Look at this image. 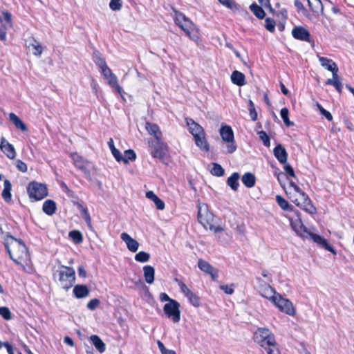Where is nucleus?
<instances>
[{
	"label": "nucleus",
	"instance_id": "54",
	"mask_svg": "<svg viewBox=\"0 0 354 354\" xmlns=\"http://www.w3.org/2000/svg\"><path fill=\"white\" fill-rule=\"evenodd\" d=\"M249 111H250V115L251 117V119L253 121L257 120V111L255 110L254 104V103L252 102V100L249 101Z\"/></svg>",
	"mask_w": 354,
	"mask_h": 354
},
{
	"label": "nucleus",
	"instance_id": "36",
	"mask_svg": "<svg viewBox=\"0 0 354 354\" xmlns=\"http://www.w3.org/2000/svg\"><path fill=\"white\" fill-rule=\"evenodd\" d=\"M90 340L92 344L95 346L96 349L100 353H103L106 349L105 344L102 342V340L96 335H93L90 337Z\"/></svg>",
	"mask_w": 354,
	"mask_h": 354
},
{
	"label": "nucleus",
	"instance_id": "57",
	"mask_svg": "<svg viewBox=\"0 0 354 354\" xmlns=\"http://www.w3.org/2000/svg\"><path fill=\"white\" fill-rule=\"evenodd\" d=\"M124 155L125 156L123 157V158H127L128 162L129 160L133 161L136 158V155L135 152L131 149L126 150L124 151Z\"/></svg>",
	"mask_w": 354,
	"mask_h": 354
},
{
	"label": "nucleus",
	"instance_id": "30",
	"mask_svg": "<svg viewBox=\"0 0 354 354\" xmlns=\"http://www.w3.org/2000/svg\"><path fill=\"white\" fill-rule=\"evenodd\" d=\"M9 120L14 124L15 127L22 131H26L28 128L24 122L14 113L9 114Z\"/></svg>",
	"mask_w": 354,
	"mask_h": 354
},
{
	"label": "nucleus",
	"instance_id": "43",
	"mask_svg": "<svg viewBox=\"0 0 354 354\" xmlns=\"http://www.w3.org/2000/svg\"><path fill=\"white\" fill-rule=\"evenodd\" d=\"M69 236L75 243H80L83 241L82 234L80 232L73 230L69 232Z\"/></svg>",
	"mask_w": 354,
	"mask_h": 354
},
{
	"label": "nucleus",
	"instance_id": "26",
	"mask_svg": "<svg viewBox=\"0 0 354 354\" xmlns=\"http://www.w3.org/2000/svg\"><path fill=\"white\" fill-rule=\"evenodd\" d=\"M108 145L110 148V150L118 162L122 161L124 164H128V161L127 158H123L122 153L120 152L118 149H117L114 146V142L113 138H110L108 141Z\"/></svg>",
	"mask_w": 354,
	"mask_h": 354
},
{
	"label": "nucleus",
	"instance_id": "11",
	"mask_svg": "<svg viewBox=\"0 0 354 354\" xmlns=\"http://www.w3.org/2000/svg\"><path fill=\"white\" fill-rule=\"evenodd\" d=\"M198 220L205 228L213 223L214 215L209 212L208 206L205 203H199L198 205Z\"/></svg>",
	"mask_w": 354,
	"mask_h": 354
},
{
	"label": "nucleus",
	"instance_id": "40",
	"mask_svg": "<svg viewBox=\"0 0 354 354\" xmlns=\"http://www.w3.org/2000/svg\"><path fill=\"white\" fill-rule=\"evenodd\" d=\"M190 304L195 307H198L201 306V301L199 297L192 291L186 297Z\"/></svg>",
	"mask_w": 354,
	"mask_h": 354
},
{
	"label": "nucleus",
	"instance_id": "25",
	"mask_svg": "<svg viewBox=\"0 0 354 354\" xmlns=\"http://www.w3.org/2000/svg\"><path fill=\"white\" fill-rule=\"evenodd\" d=\"M146 197L154 203L158 210H163L165 209V203L153 191L147 192Z\"/></svg>",
	"mask_w": 354,
	"mask_h": 354
},
{
	"label": "nucleus",
	"instance_id": "1",
	"mask_svg": "<svg viewBox=\"0 0 354 354\" xmlns=\"http://www.w3.org/2000/svg\"><path fill=\"white\" fill-rule=\"evenodd\" d=\"M5 247L10 255V259L17 264L28 266L30 263V258L26 245L19 239H17L11 235H6L4 239Z\"/></svg>",
	"mask_w": 354,
	"mask_h": 354
},
{
	"label": "nucleus",
	"instance_id": "5",
	"mask_svg": "<svg viewBox=\"0 0 354 354\" xmlns=\"http://www.w3.org/2000/svg\"><path fill=\"white\" fill-rule=\"evenodd\" d=\"M253 339L262 348L276 344L275 336L268 328H259L254 333Z\"/></svg>",
	"mask_w": 354,
	"mask_h": 354
},
{
	"label": "nucleus",
	"instance_id": "20",
	"mask_svg": "<svg viewBox=\"0 0 354 354\" xmlns=\"http://www.w3.org/2000/svg\"><path fill=\"white\" fill-rule=\"evenodd\" d=\"M318 58L322 66L332 72L333 77H334V74H337L338 67L335 62L324 57L318 56Z\"/></svg>",
	"mask_w": 354,
	"mask_h": 354
},
{
	"label": "nucleus",
	"instance_id": "45",
	"mask_svg": "<svg viewBox=\"0 0 354 354\" xmlns=\"http://www.w3.org/2000/svg\"><path fill=\"white\" fill-rule=\"evenodd\" d=\"M276 201L280 207L284 210L292 209L291 206L289 205L288 202L285 200L283 197L279 195L276 196Z\"/></svg>",
	"mask_w": 354,
	"mask_h": 354
},
{
	"label": "nucleus",
	"instance_id": "33",
	"mask_svg": "<svg viewBox=\"0 0 354 354\" xmlns=\"http://www.w3.org/2000/svg\"><path fill=\"white\" fill-rule=\"evenodd\" d=\"M240 175L237 172L233 173L227 180V184L234 191H237L239 186V179Z\"/></svg>",
	"mask_w": 354,
	"mask_h": 354
},
{
	"label": "nucleus",
	"instance_id": "55",
	"mask_svg": "<svg viewBox=\"0 0 354 354\" xmlns=\"http://www.w3.org/2000/svg\"><path fill=\"white\" fill-rule=\"evenodd\" d=\"M263 348L266 351L268 354H281L277 342L274 346H267Z\"/></svg>",
	"mask_w": 354,
	"mask_h": 354
},
{
	"label": "nucleus",
	"instance_id": "19",
	"mask_svg": "<svg viewBox=\"0 0 354 354\" xmlns=\"http://www.w3.org/2000/svg\"><path fill=\"white\" fill-rule=\"evenodd\" d=\"M121 239L126 243L127 248L132 252H136L139 248V243L133 239L126 232H122L120 235Z\"/></svg>",
	"mask_w": 354,
	"mask_h": 354
},
{
	"label": "nucleus",
	"instance_id": "14",
	"mask_svg": "<svg viewBox=\"0 0 354 354\" xmlns=\"http://www.w3.org/2000/svg\"><path fill=\"white\" fill-rule=\"evenodd\" d=\"M198 266L201 271L209 274L213 281H216L218 273L216 268H214L210 263L202 259L198 260Z\"/></svg>",
	"mask_w": 354,
	"mask_h": 354
},
{
	"label": "nucleus",
	"instance_id": "64",
	"mask_svg": "<svg viewBox=\"0 0 354 354\" xmlns=\"http://www.w3.org/2000/svg\"><path fill=\"white\" fill-rule=\"evenodd\" d=\"M101 71V73L104 77V78H106L107 77L109 76H111V75H112L113 73L111 71V70L107 66H106L105 68H102Z\"/></svg>",
	"mask_w": 354,
	"mask_h": 354
},
{
	"label": "nucleus",
	"instance_id": "3",
	"mask_svg": "<svg viewBox=\"0 0 354 354\" xmlns=\"http://www.w3.org/2000/svg\"><path fill=\"white\" fill-rule=\"evenodd\" d=\"M186 124L189 131L194 137L196 146L202 151H208L209 147L203 128L191 118H186Z\"/></svg>",
	"mask_w": 354,
	"mask_h": 354
},
{
	"label": "nucleus",
	"instance_id": "59",
	"mask_svg": "<svg viewBox=\"0 0 354 354\" xmlns=\"http://www.w3.org/2000/svg\"><path fill=\"white\" fill-rule=\"evenodd\" d=\"M218 1L223 6L234 9L236 8V4L233 0H218Z\"/></svg>",
	"mask_w": 354,
	"mask_h": 354
},
{
	"label": "nucleus",
	"instance_id": "9",
	"mask_svg": "<svg viewBox=\"0 0 354 354\" xmlns=\"http://www.w3.org/2000/svg\"><path fill=\"white\" fill-rule=\"evenodd\" d=\"M271 302L273 303L281 312L290 316L295 315L296 310L292 303L290 300L282 297L280 294L278 293Z\"/></svg>",
	"mask_w": 354,
	"mask_h": 354
},
{
	"label": "nucleus",
	"instance_id": "18",
	"mask_svg": "<svg viewBox=\"0 0 354 354\" xmlns=\"http://www.w3.org/2000/svg\"><path fill=\"white\" fill-rule=\"evenodd\" d=\"M151 146L153 148V150L151 151L152 156L160 159H162L165 156L168 150V147L167 144L162 142L161 140L160 141H157L155 145L151 144Z\"/></svg>",
	"mask_w": 354,
	"mask_h": 354
},
{
	"label": "nucleus",
	"instance_id": "60",
	"mask_svg": "<svg viewBox=\"0 0 354 354\" xmlns=\"http://www.w3.org/2000/svg\"><path fill=\"white\" fill-rule=\"evenodd\" d=\"M100 305L98 299H93L87 304V308L91 310H95Z\"/></svg>",
	"mask_w": 354,
	"mask_h": 354
},
{
	"label": "nucleus",
	"instance_id": "39",
	"mask_svg": "<svg viewBox=\"0 0 354 354\" xmlns=\"http://www.w3.org/2000/svg\"><path fill=\"white\" fill-rule=\"evenodd\" d=\"M250 9L257 18L261 19L264 18L266 15L264 10L257 3H254L250 5Z\"/></svg>",
	"mask_w": 354,
	"mask_h": 354
},
{
	"label": "nucleus",
	"instance_id": "8",
	"mask_svg": "<svg viewBox=\"0 0 354 354\" xmlns=\"http://www.w3.org/2000/svg\"><path fill=\"white\" fill-rule=\"evenodd\" d=\"M57 272L61 286L65 289L70 288L75 279L73 268L62 266V269L58 270Z\"/></svg>",
	"mask_w": 354,
	"mask_h": 354
},
{
	"label": "nucleus",
	"instance_id": "10",
	"mask_svg": "<svg viewBox=\"0 0 354 354\" xmlns=\"http://www.w3.org/2000/svg\"><path fill=\"white\" fill-rule=\"evenodd\" d=\"M180 304L176 300L170 301V303L165 304L163 310L169 319L174 323H178L180 319Z\"/></svg>",
	"mask_w": 354,
	"mask_h": 354
},
{
	"label": "nucleus",
	"instance_id": "22",
	"mask_svg": "<svg viewBox=\"0 0 354 354\" xmlns=\"http://www.w3.org/2000/svg\"><path fill=\"white\" fill-rule=\"evenodd\" d=\"M274 155L278 161L281 164H285L287 162L288 153L286 149L279 144L273 150Z\"/></svg>",
	"mask_w": 354,
	"mask_h": 354
},
{
	"label": "nucleus",
	"instance_id": "16",
	"mask_svg": "<svg viewBox=\"0 0 354 354\" xmlns=\"http://www.w3.org/2000/svg\"><path fill=\"white\" fill-rule=\"evenodd\" d=\"M0 149L9 159L14 160L16 158L17 153L14 146L3 137L1 138Z\"/></svg>",
	"mask_w": 354,
	"mask_h": 354
},
{
	"label": "nucleus",
	"instance_id": "2",
	"mask_svg": "<svg viewBox=\"0 0 354 354\" xmlns=\"http://www.w3.org/2000/svg\"><path fill=\"white\" fill-rule=\"evenodd\" d=\"M286 193L290 200L297 206L312 214L316 212V209L312 205L308 196L294 182L291 180L289 182Z\"/></svg>",
	"mask_w": 354,
	"mask_h": 354
},
{
	"label": "nucleus",
	"instance_id": "46",
	"mask_svg": "<svg viewBox=\"0 0 354 354\" xmlns=\"http://www.w3.org/2000/svg\"><path fill=\"white\" fill-rule=\"evenodd\" d=\"M94 62L100 70L107 66L105 59L99 53L95 55Z\"/></svg>",
	"mask_w": 354,
	"mask_h": 354
},
{
	"label": "nucleus",
	"instance_id": "53",
	"mask_svg": "<svg viewBox=\"0 0 354 354\" xmlns=\"http://www.w3.org/2000/svg\"><path fill=\"white\" fill-rule=\"evenodd\" d=\"M0 315L6 320L11 319V313L7 307H0Z\"/></svg>",
	"mask_w": 354,
	"mask_h": 354
},
{
	"label": "nucleus",
	"instance_id": "63",
	"mask_svg": "<svg viewBox=\"0 0 354 354\" xmlns=\"http://www.w3.org/2000/svg\"><path fill=\"white\" fill-rule=\"evenodd\" d=\"M205 229H209L210 230L213 231L215 233H218L220 232L223 231V228L221 226H214L213 225V223H210L208 227H206Z\"/></svg>",
	"mask_w": 354,
	"mask_h": 354
},
{
	"label": "nucleus",
	"instance_id": "32",
	"mask_svg": "<svg viewBox=\"0 0 354 354\" xmlns=\"http://www.w3.org/2000/svg\"><path fill=\"white\" fill-rule=\"evenodd\" d=\"M308 6L315 14L319 15L323 12L324 6L320 0H307Z\"/></svg>",
	"mask_w": 354,
	"mask_h": 354
},
{
	"label": "nucleus",
	"instance_id": "49",
	"mask_svg": "<svg viewBox=\"0 0 354 354\" xmlns=\"http://www.w3.org/2000/svg\"><path fill=\"white\" fill-rule=\"evenodd\" d=\"M175 281L178 283L180 291L184 294L185 297H187L192 292V290L186 286L184 282L181 281L177 278L175 279Z\"/></svg>",
	"mask_w": 354,
	"mask_h": 354
},
{
	"label": "nucleus",
	"instance_id": "62",
	"mask_svg": "<svg viewBox=\"0 0 354 354\" xmlns=\"http://www.w3.org/2000/svg\"><path fill=\"white\" fill-rule=\"evenodd\" d=\"M2 15L3 16L4 20L7 21L8 26L11 28L12 26V16L11 14L8 12H3Z\"/></svg>",
	"mask_w": 354,
	"mask_h": 354
},
{
	"label": "nucleus",
	"instance_id": "27",
	"mask_svg": "<svg viewBox=\"0 0 354 354\" xmlns=\"http://www.w3.org/2000/svg\"><path fill=\"white\" fill-rule=\"evenodd\" d=\"M75 297L78 299L85 298L89 295V289L85 285H76L73 290Z\"/></svg>",
	"mask_w": 354,
	"mask_h": 354
},
{
	"label": "nucleus",
	"instance_id": "28",
	"mask_svg": "<svg viewBox=\"0 0 354 354\" xmlns=\"http://www.w3.org/2000/svg\"><path fill=\"white\" fill-rule=\"evenodd\" d=\"M71 157L73 160V163L76 167L81 170L86 169L87 162L82 156L77 153H72Z\"/></svg>",
	"mask_w": 354,
	"mask_h": 354
},
{
	"label": "nucleus",
	"instance_id": "41",
	"mask_svg": "<svg viewBox=\"0 0 354 354\" xmlns=\"http://www.w3.org/2000/svg\"><path fill=\"white\" fill-rule=\"evenodd\" d=\"M288 114H289V111L287 108L281 109V110L280 111L281 117L283 119L285 124L287 127H290V126H292L294 124V123L289 120Z\"/></svg>",
	"mask_w": 354,
	"mask_h": 354
},
{
	"label": "nucleus",
	"instance_id": "58",
	"mask_svg": "<svg viewBox=\"0 0 354 354\" xmlns=\"http://www.w3.org/2000/svg\"><path fill=\"white\" fill-rule=\"evenodd\" d=\"M16 167L21 172H26L28 170L27 165L21 160L16 161Z\"/></svg>",
	"mask_w": 354,
	"mask_h": 354
},
{
	"label": "nucleus",
	"instance_id": "31",
	"mask_svg": "<svg viewBox=\"0 0 354 354\" xmlns=\"http://www.w3.org/2000/svg\"><path fill=\"white\" fill-rule=\"evenodd\" d=\"M143 274L145 281L151 284L154 281L155 270L151 266H145L143 267Z\"/></svg>",
	"mask_w": 354,
	"mask_h": 354
},
{
	"label": "nucleus",
	"instance_id": "44",
	"mask_svg": "<svg viewBox=\"0 0 354 354\" xmlns=\"http://www.w3.org/2000/svg\"><path fill=\"white\" fill-rule=\"evenodd\" d=\"M149 254L144 251L139 252L135 256L136 261L142 263L147 262L149 260Z\"/></svg>",
	"mask_w": 354,
	"mask_h": 354
},
{
	"label": "nucleus",
	"instance_id": "50",
	"mask_svg": "<svg viewBox=\"0 0 354 354\" xmlns=\"http://www.w3.org/2000/svg\"><path fill=\"white\" fill-rule=\"evenodd\" d=\"M175 281L178 283L180 291L184 294L185 297H187L192 292V290L186 286L184 282L181 281L177 278L175 279Z\"/></svg>",
	"mask_w": 354,
	"mask_h": 354
},
{
	"label": "nucleus",
	"instance_id": "37",
	"mask_svg": "<svg viewBox=\"0 0 354 354\" xmlns=\"http://www.w3.org/2000/svg\"><path fill=\"white\" fill-rule=\"evenodd\" d=\"M242 182L247 187L252 188L255 185L256 178L252 173H245L242 177Z\"/></svg>",
	"mask_w": 354,
	"mask_h": 354
},
{
	"label": "nucleus",
	"instance_id": "24",
	"mask_svg": "<svg viewBox=\"0 0 354 354\" xmlns=\"http://www.w3.org/2000/svg\"><path fill=\"white\" fill-rule=\"evenodd\" d=\"M108 84L112 88V89L116 92L117 93L120 94L122 97V88L118 84V77L116 75L113 73L111 75V76L107 77L105 78Z\"/></svg>",
	"mask_w": 354,
	"mask_h": 354
},
{
	"label": "nucleus",
	"instance_id": "13",
	"mask_svg": "<svg viewBox=\"0 0 354 354\" xmlns=\"http://www.w3.org/2000/svg\"><path fill=\"white\" fill-rule=\"evenodd\" d=\"M291 227L297 233V234L303 239H307L309 231L303 225L301 221L299 218L292 219L289 218Z\"/></svg>",
	"mask_w": 354,
	"mask_h": 354
},
{
	"label": "nucleus",
	"instance_id": "48",
	"mask_svg": "<svg viewBox=\"0 0 354 354\" xmlns=\"http://www.w3.org/2000/svg\"><path fill=\"white\" fill-rule=\"evenodd\" d=\"M79 207L80 208V209L82 211V216H83L85 221L86 222L88 227H91V216L89 215L87 208L83 207L82 205H79Z\"/></svg>",
	"mask_w": 354,
	"mask_h": 354
},
{
	"label": "nucleus",
	"instance_id": "6",
	"mask_svg": "<svg viewBox=\"0 0 354 354\" xmlns=\"http://www.w3.org/2000/svg\"><path fill=\"white\" fill-rule=\"evenodd\" d=\"M220 135L222 140L226 142L227 152L232 153L236 150V145L235 143L234 132L229 125H222L220 129Z\"/></svg>",
	"mask_w": 354,
	"mask_h": 354
},
{
	"label": "nucleus",
	"instance_id": "61",
	"mask_svg": "<svg viewBox=\"0 0 354 354\" xmlns=\"http://www.w3.org/2000/svg\"><path fill=\"white\" fill-rule=\"evenodd\" d=\"M284 171L290 176L295 178V171H294L292 167L289 164H287V163L284 164Z\"/></svg>",
	"mask_w": 354,
	"mask_h": 354
},
{
	"label": "nucleus",
	"instance_id": "17",
	"mask_svg": "<svg viewBox=\"0 0 354 354\" xmlns=\"http://www.w3.org/2000/svg\"><path fill=\"white\" fill-rule=\"evenodd\" d=\"M292 35L296 39L310 41V34L309 31L303 26H296L292 30Z\"/></svg>",
	"mask_w": 354,
	"mask_h": 354
},
{
	"label": "nucleus",
	"instance_id": "15",
	"mask_svg": "<svg viewBox=\"0 0 354 354\" xmlns=\"http://www.w3.org/2000/svg\"><path fill=\"white\" fill-rule=\"evenodd\" d=\"M312 239L315 243H316L319 246L325 248L326 250L332 252L335 254L336 251L334 248L327 243V241L320 235L312 233L309 232V234H308V238Z\"/></svg>",
	"mask_w": 354,
	"mask_h": 354
},
{
	"label": "nucleus",
	"instance_id": "21",
	"mask_svg": "<svg viewBox=\"0 0 354 354\" xmlns=\"http://www.w3.org/2000/svg\"><path fill=\"white\" fill-rule=\"evenodd\" d=\"M26 44L28 48H32V53L36 56H40L43 52V47L41 44L34 37H30L26 39Z\"/></svg>",
	"mask_w": 354,
	"mask_h": 354
},
{
	"label": "nucleus",
	"instance_id": "42",
	"mask_svg": "<svg viewBox=\"0 0 354 354\" xmlns=\"http://www.w3.org/2000/svg\"><path fill=\"white\" fill-rule=\"evenodd\" d=\"M211 174L216 176H222L224 174V169L219 164L213 163Z\"/></svg>",
	"mask_w": 354,
	"mask_h": 354
},
{
	"label": "nucleus",
	"instance_id": "34",
	"mask_svg": "<svg viewBox=\"0 0 354 354\" xmlns=\"http://www.w3.org/2000/svg\"><path fill=\"white\" fill-rule=\"evenodd\" d=\"M327 85H333L339 93L342 92V84L340 81L338 74H334V77L328 79L326 82Z\"/></svg>",
	"mask_w": 354,
	"mask_h": 354
},
{
	"label": "nucleus",
	"instance_id": "29",
	"mask_svg": "<svg viewBox=\"0 0 354 354\" xmlns=\"http://www.w3.org/2000/svg\"><path fill=\"white\" fill-rule=\"evenodd\" d=\"M231 80L233 84L241 86L245 84V77L240 71H234L231 75Z\"/></svg>",
	"mask_w": 354,
	"mask_h": 354
},
{
	"label": "nucleus",
	"instance_id": "38",
	"mask_svg": "<svg viewBox=\"0 0 354 354\" xmlns=\"http://www.w3.org/2000/svg\"><path fill=\"white\" fill-rule=\"evenodd\" d=\"M3 190L2 192V197L6 201L9 202L11 200V190L12 185L8 180H5L3 183Z\"/></svg>",
	"mask_w": 354,
	"mask_h": 354
},
{
	"label": "nucleus",
	"instance_id": "47",
	"mask_svg": "<svg viewBox=\"0 0 354 354\" xmlns=\"http://www.w3.org/2000/svg\"><path fill=\"white\" fill-rule=\"evenodd\" d=\"M275 26H276V22L273 19L267 17L265 19V28L269 32H273L275 30Z\"/></svg>",
	"mask_w": 354,
	"mask_h": 354
},
{
	"label": "nucleus",
	"instance_id": "52",
	"mask_svg": "<svg viewBox=\"0 0 354 354\" xmlns=\"http://www.w3.org/2000/svg\"><path fill=\"white\" fill-rule=\"evenodd\" d=\"M258 134L259 136L260 140L263 142V145L266 147H269L270 146V138L267 135V133L263 131H261L258 132Z\"/></svg>",
	"mask_w": 354,
	"mask_h": 354
},
{
	"label": "nucleus",
	"instance_id": "7",
	"mask_svg": "<svg viewBox=\"0 0 354 354\" xmlns=\"http://www.w3.org/2000/svg\"><path fill=\"white\" fill-rule=\"evenodd\" d=\"M27 191L30 198L35 201H40L48 195V189L46 185L36 182L30 183Z\"/></svg>",
	"mask_w": 354,
	"mask_h": 354
},
{
	"label": "nucleus",
	"instance_id": "35",
	"mask_svg": "<svg viewBox=\"0 0 354 354\" xmlns=\"http://www.w3.org/2000/svg\"><path fill=\"white\" fill-rule=\"evenodd\" d=\"M56 209V203L52 200H47L43 204L42 209L48 215H53Z\"/></svg>",
	"mask_w": 354,
	"mask_h": 354
},
{
	"label": "nucleus",
	"instance_id": "56",
	"mask_svg": "<svg viewBox=\"0 0 354 354\" xmlns=\"http://www.w3.org/2000/svg\"><path fill=\"white\" fill-rule=\"evenodd\" d=\"M317 106L318 108V109L319 110L320 113L324 115L326 117V118L328 120V121H331L333 120V116L331 115V113L326 111V109H324L321 104H319V103L317 104Z\"/></svg>",
	"mask_w": 354,
	"mask_h": 354
},
{
	"label": "nucleus",
	"instance_id": "23",
	"mask_svg": "<svg viewBox=\"0 0 354 354\" xmlns=\"http://www.w3.org/2000/svg\"><path fill=\"white\" fill-rule=\"evenodd\" d=\"M145 129L150 135L156 138V141L161 140L162 132L156 124L147 122L145 124Z\"/></svg>",
	"mask_w": 354,
	"mask_h": 354
},
{
	"label": "nucleus",
	"instance_id": "4",
	"mask_svg": "<svg viewBox=\"0 0 354 354\" xmlns=\"http://www.w3.org/2000/svg\"><path fill=\"white\" fill-rule=\"evenodd\" d=\"M175 22L192 40L196 41L199 39L196 26L184 14L176 12Z\"/></svg>",
	"mask_w": 354,
	"mask_h": 354
},
{
	"label": "nucleus",
	"instance_id": "51",
	"mask_svg": "<svg viewBox=\"0 0 354 354\" xmlns=\"http://www.w3.org/2000/svg\"><path fill=\"white\" fill-rule=\"evenodd\" d=\"M109 7L113 11L120 10L122 7V0H111Z\"/></svg>",
	"mask_w": 354,
	"mask_h": 354
},
{
	"label": "nucleus",
	"instance_id": "12",
	"mask_svg": "<svg viewBox=\"0 0 354 354\" xmlns=\"http://www.w3.org/2000/svg\"><path fill=\"white\" fill-rule=\"evenodd\" d=\"M259 283V292L263 297L272 301L274 297L278 294L275 290L269 284L263 283V281L257 278Z\"/></svg>",
	"mask_w": 354,
	"mask_h": 354
}]
</instances>
